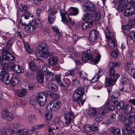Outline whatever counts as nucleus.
Wrapping results in <instances>:
<instances>
[{
	"mask_svg": "<svg viewBox=\"0 0 135 135\" xmlns=\"http://www.w3.org/2000/svg\"><path fill=\"white\" fill-rule=\"evenodd\" d=\"M48 47L46 44L42 43L38 47V49L36 50V54L38 57L47 58L52 54V53L47 51Z\"/></svg>",
	"mask_w": 135,
	"mask_h": 135,
	"instance_id": "obj_1",
	"label": "nucleus"
},
{
	"mask_svg": "<svg viewBox=\"0 0 135 135\" xmlns=\"http://www.w3.org/2000/svg\"><path fill=\"white\" fill-rule=\"evenodd\" d=\"M84 86H82L80 87L77 88L74 91L73 94V98L74 101L78 103V104L80 105V102L82 100L83 96L84 93Z\"/></svg>",
	"mask_w": 135,
	"mask_h": 135,
	"instance_id": "obj_2",
	"label": "nucleus"
},
{
	"mask_svg": "<svg viewBox=\"0 0 135 135\" xmlns=\"http://www.w3.org/2000/svg\"><path fill=\"white\" fill-rule=\"evenodd\" d=\"M42 26V22L38 18H35L31 24L25 27V29L28 33H32L34 32L37 28Z\"/></svg>",
	"mask_w": 135,
	"mask_h": 135,
	"instance_id": "obj_3",
	"label": "nucleus"
},
{
	"mask_svg": "<svg viewBox=\"0 0 135 135\" xmlns=\"http://www.w3.org/2000/svg\"><path fill=\"white\" fill-rule=\"evenodd\" d=\"M101 56L100 54L98 53L96 55L95 58L94 59L92 55L90 54V52L86 51L84 52L82 54V60L84 61H88L97 63L99 61Z\"/></svg>",
	"mask_w": 135,
	"mask_h": 135,
	"instance_id": "obj_4",
	"label": "nucleus"
},
{
	"mask_svg": "<svg viewBox=\"0 0 135 135\" xmlns=\"http://www.w3.org/2000/svg\"><path fill=\"white\" fill-rule=\"evenodd\" d=\"M105 32L106 35V37L108 40L107 42L110 48L114 49L115 46V39L114 37V34L110 33L107 27L105 30Z\"/></svg>",
	"mask_w": 135,
	"mask_h": 135,
	"instance_id": "obj_5",
	"label": "nucleus"
},
{
	"mask_svg": "<svg viewBox=\"0 0 135 135\" xmlns=\"http://www.w3.org/2000/svg\"><path fill=\"white\" fill-rule=\"evenodd\" d=\"M48 93L47 91H44L37 94L36 100L38 104L41 106L44 105L46 103Z\"/></svg>",
	"mask_w": 135,
	"mask_h": 135,
	"instance_id": "obj_6",
	"label": "nucleus"
},
{
	"mask_svg": "<svg viewBox=\"0 0 135 135\" xmlns=\"http://www.w3.org/2000/svg\"><path fill=\"white\" fill-rule=\"evenodd\" d=\"M62 105L61 102L57 100H53L50 102L46 107L47 110L51 111L56 110L59 109Z\"/></svg>",
	"mask_w": 135,
	"mask_h": 135,
	"instance_id": "obj_7",
	"label": "nucleus"
},
{
	"mask_svg": "<svg viewBox=\"0 0 135 135\" xmlns=\"http://www.w3.org/2000/svg\"><path fill=\"white\" fill-rule=\"evenodd\" d=\"M2 118L6 121H10L13 120L15 116L14 114L7 109L3 110L1 112Z\"/></svg>",
	"mask_w": 135,
	"mask_h": 135,
	"instance_id": "obj_8",
	"label": "nucleus"
},
{
	"mask_svg": "<svg viewBox=\"0 0 135 135\" xmlns=\"http://www.w3.org/2000/svg\"><path fill=\"white\" fill-rule=\"evenodd\" d=\"M64 116L65 120V126L68 127L74 118L73 113L71 111H69L64 114Z\"/></svg>",
	"mask_w": 135,
	"mask_h": 135,
	"instance_id": "obj_9",
	"label": "nucleus"
},
{
	"mask_svg": "<svg viewBox=\"0 0 135 135\" xmlns=\"http://www.w3.org/2000/svg\"><path fill=\"white\" fill-rule=\"evenodd\" d=\"M83 8L84 11H88L93 13L95 12L97 8L95 6L89 2H86L83 5Z\"/></svg>",
	"mask_w": 135,
	"mask_h": 135,
	"instance_id": "obj_10",
	"label": "nucleus"
},
{
	"mask_svg": "<svg viewBox=\"0 0 135 135\" xmlns=\"http://www.w3.org/2000/svg\"><path fill=\"white\" fill-rule=\"evenodd\" d=\"M9 73L6 71H2L0 74V80L3 81L4 83L8 84L10 83Z\"/></svg>",
	"mask_w": 135,
	"mask_h": 135,
	"instance_id": "obj_11",
	"label": "nucleus"
},
{
	"mask_svg": "<svg viewBox=\"0 0 135 135\" xmlns=\"http://www.w3.org/2000/svg\"><path fill=\"white\" fill-rule=\"evenodd\" d=\"M109 101L107 100L105 104L101 107L99 108V109H102L104 111L103 112L105 113L107 112H110L111 111L114 110L115 108L114 105H109Z\"/></svg>",
	"mask_w": 135,
	"mask_h": 135,
	"instance_id": "obj_12",
	"label": "nucleus"
},
{
	"mask_svg": "<svg viewBox=\"0 0 135 135\" xmlns=\"http://www.w3.org/2000/svg\"><path fill=\"white\" fill-rule=\"evenodd\" d=\"M99 36L98 31L95 30H91L89 33V40L91 42H95Z\"/></svg>",
	"mask_w": 135,
	"mask_h": 135,
	"instance_id": "obj_13",
	"label": "nucleus"
},
{
	"mask_svg": "<svg viewBox=\"0 0 135 135\" xmlns=\"http://www.w3.org/2000/svg\"><path fill=\"white\" fill-rule=\"evenodd\" d=\"M125 0H115L116 4L118 6L117 9L121 12H123L128 6L127 3H124Z\"/></svg>",
	"mask_w": 135,
	"mask_h": 135,
	"instance_id": "obj_14",
	"label": "nucleus"
},
{
	"mask_svg": "<svg viewBox=\"0 0 135 135\" xmlns=\"http://www.w3.org/2000/svg\"><path fill=\"white\" fill-rule=\"evenodd\" d=\"M132 124L131 123L126 122L123 126L122 132L124 135H129L131 129Z\"/></svg>",
	"mask_w": 135,
	"mask_h": 135,
	"instance_id": "obj_15",
	"label": "nucleus"
},
{
	"mask_svg": "<svg viewBox=\"0 0 135 135\" xmlns=\"http://www.w3.org/2000/svg\"><path fill=\"white\" fill-rule=\"evenodd\" d=\"M50 126H57L56 127V129H59V127L62 128L64 127L63 122L57 118L54 119Z\"/></svg>",
	"mask_w": 135,
	"mask_h": 135,
	"instance_id": "obj_16",
	"label": "nucleus"
},
{
	"mask_svg": "<svg viewBox=\"0 0 135 135\" xmlns=\"http://www.w3.org/2000/svg\"><path fill=\"white\" fill-rule=\"evenodd\" d=\"M52 28L57 34V35L55 36H53V40H52L53 42L56 44L59 39V36L61 35V33L60 32L57 26H53L52 27Z\"/></svg>",
	"mask_w": 135,
	"mask_h": 135,
	"instance_id": "obj_17",
	"label": "nucleus"
},
{
	"mask_svg": "<svg viewBox=\"0 0 135 135\" xmlns=\"http://www.w3.org/2000/svg\"><path fill=\"white\" fill-rule=\"evenodd\" d=\"M57 11L53 9L50 10L48 16V21L50 23H53L55 20L56 16L55 14L57 13Z\"/></svg>",
	"mask_w": 135,
	"mask_h": 135,
	"instance_id": "obj_18",
	"label": "nucleus"
},
{
	"mask_svg": "<svg viewBox=\"0 0 135 135\" xmlns=\"http://www.w3.org/2000/svg\"><path fill=\"white\" fill-rule=\"evenodd\" d=\"M2 56L4 59L7 61H9L15 60V57L8 52H3Z\"/></svg>",
	"mask_w": 135,
	"mask_h": 135,
	"instance_id": "obj_19",
	"label": "nucleus"
},
{
	"mask_svg": "<svg viewBox=\"0 0 135 135\" xmlns=\"http://www.w3.org/2000/svg\"><path fill=\"white\" fill-rule=\"evenodd\" d=\"M79 13L78 9L76 8L71 7L69 8L67 11V16L68 15L71 16H75L77 15Z\"/></svg>",
	"mask_w": 135,
	"mask_h": 135,
	"instance_id": "obj_20",
	"label": "nucleus"
},
{
	"mask_svg": "<svg viewBox=\"0 0 135 135\" xmlns=\"http://www.w3.org/2000/svg\"><path fill=\"white\" fill-rule=\"evenodd\" d=\"M99 113L96 115L95 120L97 122H99L101 121L103 119L104 116L105 115V113L103 112L104 111L102 109H99Z\"/></svg>",
	"mask_w": 135,
	"mask_h": 135,
	"instance_id": "obj_21",
	"label": "nucleus"
},
{
	"mask_svg": "<svg viewBox=\"0 0 135 135\" xmlns=\"http://www.w3.org/2000/svg\"><path fill=\"white\" fill-rule=\"evenodd\" d=\"M60 15L61 17V21L64 23H68L69 22V20L67 16V14L66 15V12L64 9L61 10L60 11Z\"/></svg>",
	"mask_w": 135,
	"mask_h": 135,
	"instance_id": "obj_22",
	"label": "nucleus"
},
{
	"mask_svg": "<svg viewBox=\"0 0 135 135\" xmlns=\"http://www.w3.org/2000/svg\"><path fill=\"white\" fill-rule=\"evenodd\" d=\"M12 70L16 73H22L24 72V70L21 66L13 63Z\"/></svg>",
	"mask_w": 135,
	"mask_h": 135,
	"instance_id": "obj_23",
	"label": "nucleus"
},
{
	"mask_svg": "<svg viewBox=\"0 0 135 135\" xmlns=\"http://www.w3.org/2000/svg\"><path fill=\"white\" fill-rule=\"evenodd\" d=\"M135 13V7L132 6L127 8L124 12V15L125 16L132 15Z\"/></svg>",
	"mask_w": 135,
	"mask_h": 135,
	"instance_id": "obj_24",
	"label": "nucleus"
},
{
	"mask_svg": "<svg viewBox=\"0 0 135 135\" xmlns=\"http://www.w3.org/2000/svg\"><path fill=\"white\" fill-rule=\"evenodd\" d=\"M13 63L9 62L8 63H3L2 65V68L3 69L9 70H12Z\"/></svg>",
	"mask_w": 135,
	"mask_h": 135,
	"instance_id": "obj_25",
	"label": "nucleus"
},
{
	"mask_svg": "<svg viewBox=\"0 0 135 135\" xmlns=\"http://www.w3.org/2000/svg\"><path fill=\"white\" fill-rule=\"evenodd\" d=\"M58 60L55 57L51 56L48 59V63L51 65H54L57 64Z\"/></svg>",
	"mask_w": 135,
	"mask_h": 135,
	"instance_id": "obj_26",
	"label": "nucleus"
},
{
	"mask_svg": "<svg viewBox=\"0 0 135 135\" xmlns=\"http://www.w3.org/2000/svg\"><path fill=\"white\" fill-rule=\"evenodd\" d=\"M16 92L18 96L21 98L25 95L27 91L25 89H22L20 90H17Z\"/></svg>",
	"mask_w": 135,
	"mask_h": 135,
	"instance_id": "obj_27",
	"label": "nucleus"
},
{
	"mask_svg": "<svg viewBox=\"0 0 135 135\" xmlns=\"http://www.w3.org/2000/svg\"><path fill=\"white\" fill-rule=\"evenodd\" d=\"M93 16L89 13H87L83 15L81 18L82 20L84 21L91 20L92 19Z\"/></svg>",
	"mask_w": 135,
	"mask_h": 135,
	"instance_id": "obj_28",
	"label": "nucleus"
},
{
	"mask_svg": "<svg viewBox=\"0 0 135 135\" xmlns=\"http://www.w3.org/2000/svg\"><path fill=\"white\" fill-rule=\"evenodd\" d=\"M88 114L90 117H92L97 113V110L94 108H90L88 109Z\"/></svg>",
	"mask_w": 135,
	"mask_h": 135,
	"instance_id": "obj_29",
	"label": "nucleus"
},
{
	"mask_svg": "<svg viewBox=\"0 0 135 135\" xmlns=\"http://www.w3.org/2000/svg\"><path fill=\"white\" fill-rule=\"evenodd\" d=\"M68 17L69 20V22H70L72 26H75L74 28L75 29H78L80 27V24L81 23V22H78L75 24V23L73 20H72L71 19H70V17L68 16Z\"/></svg>",
	"mask_w": 135,
	"mask_h": 135,
	"instance_id": "obj_30",
	"label": "nucleus"
},
{
	"mask_svg": "<svg viewBox=\"0 0 135 135\" xmlns=\"http://www.w3.org/2000/svg\"><path fill=\"white\" fill-rule=\"evenodd\" d=\"M109 130L113 134H114L116 135H120V130L117 128L114 127H111L109 128Z\"/></svg>",
	"mask_w": 135,
	"mask_h": 135,
	"instance_id": "obj_31",
	"label": "nucleus"
},
{
	"mask_svg": "<svg viewBox=\"0 0 135 135\" xmlns=\"http://www.w3.org/2000/svg\"><path fill=\"white\" fill-rule=\"evenodd\" d=\"M43 64L42 66V70L44 74H47V75H50L51 73L50 72H49L47 69V66L48 65V64H45L44 62H43Z\"/></svg>",
	"mask_w": 135,
	"mask_h": 135,
	"instance_id": "obj_32",
	"label": "nucleus"
},
{
	"mask_svg": "<svg viewBox=\"0 0 135 135\" xmlns=\"http://www.w3.org/2000/svg\"><path fill=\"white\" fill-rule=\"evenodd\" d=\"M127 120L129 123H135V112L130 114L127 115Z\"/></svg>",
	"mask_w": 135,
	"mask_h": 135,
	"instance_id": "obj_33",
	"label": "nucleus"
},
{
	"mask_svg": "<svg viewBox=\"0 0 135 135\" xmlns=\"http://www.w3.org/2000/svg\"><path fill=\"white\" fill-rule=\"evenodd\" d=\"M94 15V20L96 22L98 23H99L100 22V13L98 12H97V10L95 12H94L93 13Z\"/></svg>",
	"mask_w": 135,
	"mask_h": 135,
	"instance_id": "obj_34",
	"label": "nucleus"
},
{
	"mask_svg": "<svg viewBox=\"0 0 135 135\" xmlns=\"http://www.w3.org/2000/svg\"><path fill=\"white\" fill-rule=\"evenodd\" d=\"M36 79L38 83H42L44 82V76L42 74L38 72L37 73Z\"/></svg>",
	"mask_w": 135,
	"mask_h": 135,
	"instance_id": "obj_35",
	"label": "nucleus"
},
{
	"mask_svg": "<svg viewBox=\"0 0 135 135\" xmlns=\"http://www.w3.org/2000/svg\"><path fill=\"white\" fill-rule=\"evenodd\" d=\"M20 82L18 79L16 78H14L10 81V85L12 87H14L19 84Z\"/></svg>",
	"mask_w": 135,
	"mask_h": 135,
	"instance_id": "obj_36",
	"label": "nucleus"
},
{
	"mask_svg": "<svg viewBox=\"0 0 135 135\" xmlns=\"http://www.w3.org/2000/svg\"><path fill=\"white\" fill-rule=\"evenodd\" d=\"M1 133L3 135H13L12 130H11L7 128L3 129L1 131Z\"/></svg>",
	"mask_w": 135,
	"mask_h": 135,
	"instance_id": "obj_37",
	"label": "nucleus"
},
{
	"mask_svg": "<svg viewBox=\"0 0 135 135\" xmlns=\"http://www.w3.org/2000/svg\"><path fill=\"white\" fill-rule=\"evenodd\" d=\"M28 122L32 124L36 122V116L34 115H30L28 116Z\"/></svg>",
	"mask_w": 135,
	"mask_h": 135,
	"instance_id": "obj_38",
	"label": "nucleus"
},
{
	"mask_svg": "<svg viewBox=\"0 0 135 135\" xmlns=\"http://www.w3.org/2000/svg\"><path fill=\"white\" fill-rule=\"evenodd\" d=\"M122 109L124 110V113H128L130 112L132 110L131 107L128 104L124 105V104Z\"/></svg>",
	"mask_w": 135,
	"mask_h": 135,
	"instance_id": "obj_39",
	"label": "nucleus"
},
{
	"mask_svg": "<svg viewBox=\"0 0 135 135\" xmlns=\"http://www.w3.org/2000/svg\"><path fill=\"white\" fill-rule=\"evenodd\" d=\"M67 50L69 52L73 53L76 57H79L80 55L79 54H80V53H78L77 52H76L72 47H69L68 48Z\"/></svg>",
	"mask_w": 135,
	"mask_h": 135,
	"instance_id": "obj_40",
	"label": "nucleus"
},
{
	"mask_svg": "<svg viewBox=\"0 0 135 135\" xmlns=\"http://www.w3.org/2000/svg\"><path fill=\"white\" fill-rule=\"evenodd\" d=\"M120 83L124 84L126 83L127 80L128 76L126 74H123L121 76Z\"/></svg>",
	"mask_w": 135,
	"mask_h": 135,
	"instance_id": "obj_41",
	"label": "nucleus"
},
{
	"mask_svg": "<svg viewBox=\"0 0 135 135\" xmlns=\"http://www.w3.org/2000/svg\"><path fill=\"white\" fill-rule=\"evenodd\" d=\"M78 74L81 78L83 80L87 79V74L82 71H79Z\"/></svg>",
	"mask_w": 135,
	"mask_h": 135,
	"instance_id": "obj_42",
	"label": "nucleus"
},
{
	"mask_svg": "<svg viewBox=\"0 0 135 135\" xmlns=\"http://www.w3.org/2000/svg\"><path fill=\"white\" fill-rule=\"evenodd\" d=\"M24 46L25 49L28 53L31 54L33 52V50L31 49L30 46L27 43H25L24 44Z\"/></svg>",
	"mask_w": 135,
	"mask_h": 135,
	"instance_id": "obj_43",
	"label": "nucleus"
},
{
	"mask_svg": "<svg viewBox=\"0 0 135 135\" xmlns=\"http://www.w3.org/2000/svg\"><path fill=\"white\" fill-rule=\"evenodd\" d=\"M127 56L128 57V58L131 60V62H132H132L134 58L133 51L131 50H129L128 52L127 55Z\"/></svg>",
	"mask_w": 135,
	"mask_h": 135,
	"instance_id": "obj_44",
	"label": "nucleus"
},
{
	"mask_svg": "<svg viewBox=\"0 0 135 135\" xmlns=\"http://www.w3.org/2000/svg\"><path fill=\"white\" fill-rule=\"evenodd\" d=\"M133 65L130 63H128L127 64L126 67V70H127L128 72L130 73H131L133 70L132 69Z\"/></svg>",
	"mask_w": 135,
	"mask_h": 135,
	"instance_id": "obj_45",
	"label": "nucleus"
},
{
	"mask_svg": "<svg viewBox=\"0 0 135 135\" xmlns=\"http://www.w3.org/2000/svg\"><path fill=\"white\" fill-rule=\"evenodd\" d=\"M91 125H86L84 126L83 128V131L85 133L90 132H91Z\"/></svg>",
	"mask_w": 135,
	"mask_h": 135,
	"instance_id": "obj_46",
	"label": "nucleus"
},
{
	"mask_svg": "<svg viewBox=\"0 0 135 135\" xmlns=\"http://www.w3.org/2000/svg\"><path fill=\"white\" fill-rule=\"evenodd\" d=\"M53 114L49 112H46L45 113V117L47 120L49 121L51 118Z\"/></svg>",
	"mask_w": 135,
	"mask_h": 135,
	"instance_id": "obj_47",
	"label": "nucleus"
},
{
	"mask_svg": "<svg viewBox=\"0 0 135 135\" xmlns=\"http://www.w3.org/2000/svg\"><path fill=\"white\" fill-rule=\"evenodd\" d=\"M28 132V131L26 129H22L18 130L17 131V134L23 135H26Z\"/></svg>",
	"mask_w": 135,
	"mask_h": 135,
	"instance_id": "obj_48",
	"label": "nucleus"
},
{
	"mask_svg": "<svg viewBox=\"0 0 135 135\" xmlns=\"http://www.w3.org/2000/svg\"><path fill=\"white\" fill-rule=\"evenodd\" d=\"M109 99H110V98L111 99L110 102L112 104H113L115 105H116V103H117L118 101L117 99L115 97V96L113 95L112 96H109Z\"/></svg>",
	"mask_w": 135,
	"mask_h": 135,
	"instance_id": "obj_49",
	"label": "nucleus"
},
{
	"mask_svg": "<svg viewBox=\"0 0 135 135\" xmlns=\"http://www.w3.org/2000/svg\"><path fill=\"white\" fill-rule=\"evenodd\" d=\"M26 76L29 78L33 79L35 78L34 74L31 71H27L26 73Z\"/></svg>",
	"mask_w": 135,
	"mask_h": 135,
	"instance_id": "obj_50",
	"label": "nucleus"
},
{
	"mask_svg": "<svg viewBox=\"0 0 135 135\" xmlns=\"http://www.w3.org/2000/svg\"><path fill=\"white\" fill-rule=\"evenodd\" d=\"M115 118V114H112L110 118L107 121V123L108 124L113 123L114 121Z\"/></svg>",
	"mask_w": 135,
	"mask_h": 135,
	"instance_id": "obj_51",
	"label": "nucleus"
},
{
	"mask_svg": "<svg viewBox=\"0 0 135 135\" xmlns=\"http://www.w3.org/2000/svg\"><path fill=\"white\" fill-rule=\"evenodd\" d=\"M110 76L111 79L114 83L116 81L117 79L120 76L117 74H114Z\"/></svg>",
	"mask_w": 135,
	"mask_h": 135,
	"instance_id": "obj_52",
	"label": "nucleus"
},
{
	"mask_svg": "<svg viewBox=\"0 0 135 135\" xmlns=\"http://www.w3.org/2000/svg\"><path fill=\"white\" fill-rule=\"evenodd\" d=\"M44 126L45 125L44 124H40L32 127L31 130L32 131H33L35 130L41 128Z\"/></svg>",
	"mask_w": 135,
	"mask_h": 135,
	"instance_id": "obj_53",
	"label": "nucleus"
},
{
	"mask_svg": "<svg viewBox=\"0 0 135 135\" xmlns=\"http://www.w3.org/2000/svg\"><path fill=\"white\" fill-rule=\"evenodd\" d=\"M105 84L107 86L113 85H114V82L110 78V79H107L105 80Z\"/></svg>",
	"mask_w": 135,
	"mask_h": 135,
	"instance_id": "obj_54",
	"label": "nucleus"
},
{
	"mask_svg": "<svg viewBox=\"0 0 135 135\" xmlns=\"http://www.w3.org/2000/svg\"><path fill=\"white\" fill-rule=\"evenodd\" d=\"M13 38H9L8 41H7L6 46L8 47H9L13 43Z\"/></svg>",
	"mask_w": 135,
	"mask_h": 135,
	"instance_id": "obj_55",
	"label": "nucleus"
},
{
	"mask_svg": "<svg viewBox=\"0 0 135 135\" xmlns=\"http://www.w3.org/2000/svg\"><path fill=\"white\" fill-rule=\"evenodd\" d=\"M109 67V73L110 75V76L112 75L113 74H115V69L114 68V67L111 66H110L109 65V64L108 63Z\"/></svg>",
	"mask_w": 135,
	"mask_h": 135,
	"instance_id": "obj_56",
	"label": "nucleus"
},
{
	"mask_svg": "<svg viewBox=\"0 0 135 135\" xmlns=\"http://www.w3.org/2000/svg\"><path fill=\"white\" fill-rule=\"evenodd\" d=\"M117 107L118 110H120L122 109L124 103L123 101L120 102L119 103L117 102Z\"/></svg>",
	"mask_w": 135,
	"mask_h": 135,
	"instance_id": "obj_57",
	"label": "nucleus"
},
{
	"mask_svg": "<svg viewBox=\"0 0 135 135\" xmlns=\"http://www.w3.org/2000/svg\"><path fill=\"white\" fill-rule=\"evenodd\" d=\"M109 63L110 66H112L114 67H119L121 65V63L120 62L115 63L113 62H110Z\"/></svg>",
	"mask_w": 135,
	"mask_h": 135,
	"instance_id": "obj_58",
	"label": "nucleus"
},
{
	"mask_svg": "<svg viewBox=\"0 0 135 135\" xmlns=\"http://www.w3.org/2000/svg\"><path fill=\"white\" fill-rule=\"evenodd\" d=\"M129 37L133 42H135V31H132L129 33Z\"/></svg>",
	"mask_w": 135,
	"mask_h": 135,
	"instance_id": "obj_59",
	"label": "nucleus"
},
{
	"mask_svg": "<svg viewBox=\"0 0 135 135\" xmlns=\"http://www.w3.org/2000/svg\"><path fill=\"white\" fill-rule=\"evenodd\" d=\"M125 116L122 114H120L119 116V120L121 122L124 123L126 121Z\"/></svg>",
	"mask_w": 135,
	"mask_h": 135,
	"instance_id": "obj_60",
	"label": "nucleus"
},
{
	"mask_svg": "<svg viewBox=\"0 0 135 135\" xmlns=\"http://www.w3.org/2000/svg\"><path fill=\"white\" fill-rule=\"evenodd\" d=\"M72 84L74 86L76 87L79 86L80 85V82L76 79L73 80Z\"/></svg>",
	"mask_w": 135,
	"mask_h": 135,
	"instance_id": "obj_61",
	"label": "nucleus"
},
{
	"mask_svg": "<svg viewBox=\"0 0 135 135\" xmlns=\"http://www.w3.org/2000/svg\"><path fill=\"white\" fill-rule=\"evenodd\" d=\"M30 13L28 12H26L23 14L21 16V17H23L26 19L29 18L30 16Z\"/></svg>",
	"mask_w": 135,
	"mask_h": 135,
	"instance_id": "obj_62",
	"label": "nucleus"
},
{
	"mask_svg": "<svg viewBox=\"0 0 135 135\" xmlns=\"http://www.w3.org/2000/svg\"><path fill=\"white\" fill-rule=\"evenodd\" d=\"M55 127H49L48 131L49 133L48 134L49 135H55L54 132H53V131L55 130Z\"/></svg>",
	"mask_w": 135,
	"mask_h": 135,
	"instance_id": "obj_63",
	"label": "nucleus"
},
{
	"mask_svg": "<svg viewBox=\"0 0 135 135\" xmlns=\"http://www.w3.org/2000/svg\"><path fill=\"white\" fill-rule=\"evenodd\" d=\"M112 56L114 57L115 58H117L118 55V51L117 50H115L112 51L110 54Z\"/></svg>",
	"mask_w": 135,
	"mask_h": 135,
	"instance_id": "obj_64",
	"label": "nucleus"
}]
</instances>
